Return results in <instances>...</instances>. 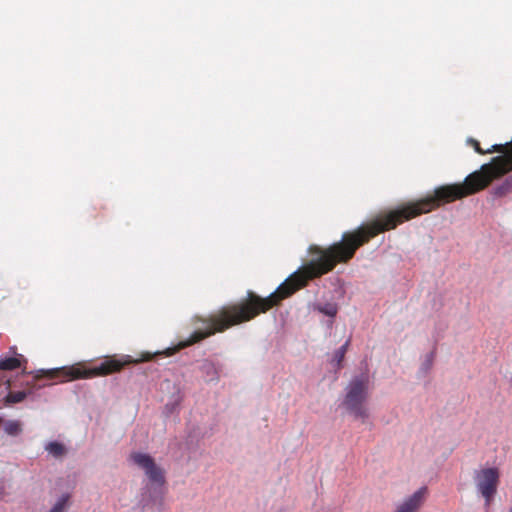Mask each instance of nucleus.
<instances>
[{"label":"nucleus","instance_id":"11","mask_svg":"<svg viewBox=\"0 0 512 512\" xmlns=\"http://www.w3.org/2000/svg\"><path fill=\"white\" fill-rule=\"evenodd\" d=\"M316 309L329 317H335L338 312V307L335 303H326L324 305L319 304Z\"/></svg>","mask_w":512,"mask_h":512},{"label":"nucleus","instance_id":"5","mask_svg":"<svg viewBox=\"0 0 512 512\" xmlns=\"http://www.w3.org/2000/svg\"><path fill=\"white\" fill-rule=\"evenodd\" d=\"M130 460L141 468L152 485L163 486L166 483L165 472L147 453L133 452Z\"/></svg>","mask_w":512,"mask_h":512},{"label":"nucleus","instance_id":"14","mask_svg":"<svg viewBox=\"0 0 512 512\" xmlns=\"http://www.w3.org/2000/svg\"><path fill=\"white\" fill-rule=\"evenodd\" d=\"M152 359V355L150 353H146L142 355L141 361H149Z\"/></svg>","mask_w":512,"mask_h":512},{"label":"nucleus","instance_id":"6","mask_svg":"<svg viewBox=\"0 0 512 512\" xmlns=\"http://www.w3.org/2000/svg\"><path fill=\"white\" fill-rule=\"evenodd\" d=\"M427 488L422 487L407 498L395 512H417L425 500Z\"/></svg>","mask_w":512,"mask_h":512},{"label":"nucleus","instance_id":"15","mask_svg":"<svg viewBox=\"0 0 512 512\" xmlns=\"http://www.w3.org/2000/svg\"><path fill=\"white\" fill-rule=\"evenodd\" d=\"M510 512H512V509L510 510Z\"/></svg>","mask_w":512,"mask_h":512},{"label":"nucleus","instance_id":"13","mask_svg":"<svg viewBox=\"0 0 512 512\" xmlns=\"http://www.w3.org/2000/svg\"><path fill=\"white\" fill-rule=\"evenodd\" d=\"M27 396V393L24 391L10 392L6 396L7 403H19L22 402Z\"/></svg>","mask_w":512,"mask_h":512},{"label":"nucleus","instance_id":"2","mask_svg":"<svg viewBox=\"0 0 512 512\" xmlns=\"http://www.w3.org/2000/svg\"><path fill=\"white\" fill-rule=\"evenodd\" d=\"M131 362V360L122 361L115 358H107L94 367H86L85 365L78 363L72 366H64L54 369L49 372V375L51 378H58L61 382L88 379L119 372L125 365Z\"/></svg>","mask_w":512,"mask_h":512},{"label":"nucleus","instance_id":"3","mask_svg":"<svg viewBox=\"0 0 512 512\" xmlns=\"http://www.w3.org/2000/svg\"><path fill=\"white\" fill-rule=\"evenodd\" d=\"M369 398V378L366 375L353 378L346 388L343 405L355 418L365 421L369 417L366 401Z\"/></svg>","mask_w":512,"mask_h":512},{"label":"nucleus","instance_id":"4","mask_svg":"<svg viewBox=\"0 0 512 512\" xmlns=\"http://www.w3.org/2000/svg\"><path fill=\"white\" fill-rule=\"evenodd\" d=\"M500 472L496 467L483 468L475 471L474 481L479 493L489 506L499 485Z\"/></svg>","mask_w":512,"mask_h":512},{"label":"nucleus","instance_id":"7","mask_svg":"<svg viewBox=\"0 0 512 512\" xmlns=\"http://www.w3.org/2000/svg\"><path fill=\"white\" fill-rule=\"evenodd\" d=\"M4 431L8 435L17 436L22 432V424L18 420H8L4 423Z\"/></svg>","mask_w":512,"mask_h":512},{"label":"nucleus","instance_id":"10","mask_svg":"<svg viewBox=\"0 0 512 512\" xmlns=\"http://www.w3.org/2000/svg\"><path fill=\"white\" fill-rule=\"evenodd\" d=\"M69 498L68 494L62 495L49 512H65L69 504Z\"/></svg>","mask_w":512,"mask_h":512},{"label":"nucleus","instance_id":"8","mask_svg":"<svg viewBox=\"0 0 512 512\" xmlns=\"http://www.w3.org/2000/svg\"><path fill=\"white\" fill-rule=\"evenodd\" d=\"M512 191V175L493 190L496 197H503Z\"/></svg>","mask_w":512,"mask_h":512},{"label":"nucleus","instance_id":"1","mask_svg":"<svg viewBox=\"0 0 512 512\" xmlns=\"http://www.w3.org/2000/svg\"><path fill=\"white\" fill-rule=\"evenodd\" d=\"M467 143L478 154L485 155L496 152L502 155L493 157L489 163L483 164L479 170L470 173L462 183L438 186L432 194L415 201L403 203L395 209L379 213L357 229L344 232L340 241L326 248L311 245L309 253L315 257L276 289L275 306L304 287L309 280L329 273L338 263L349 262L358 248L368 243L378 234L393 230L399 224L429 213L442 205L484 190L493 180L512 171V167L508 169L512 162V142L495 144L487 150L482 149L480 143L474 138H468Z\"/></svg>","mask_w":512,"mask_h":512},{"label":"nucleus","instance_id":"9","mask_svg":"<svg viewBox=\"0 0 512 512\" xmlns=\"http://www.w3.org/2000/svg\"><path fill=\"white\" fill-rule=\"evenodd\" d=\"M350 345V339L346 340V342L335 351L333 361L336 362L337 367L340 368L341 364L344 360L345 354L347 352V349Z\"/></svg>","mask_w":512,"mask_h":512},{"label":"nucleus","instance_id":"12","mask_svg":"<svg viewBox=\"0 0 512 512\" xmlns=\"http://www.w3.org/2000/svg\"><path fill=\"white\" fill-rule=\"evenodd\" d=\"M46 450L55 457H60L65 453L64 446L59 442H50Z\"/></svg>","mask_w":512,"mask_h":512}]
</instances>
